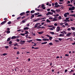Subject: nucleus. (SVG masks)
I'll return each instance as SVG.
<instances>
[{
	"label": "nucleus",
	"instance_id": "1",
	"mask_svg": "<svg viewBox=\"0 0 75 75\" xmlns=\"http://www.w3.org/2000/svg\"><path fill=\"white\" fill-rule=\"evenodd\" d=\"M53 14V12H48L46 14V16H48V15H52Z\"/></svg>",
	"mask_w": 75,
	"mask_h": 75
},
{
	"label": "nucleus",
	"instance_id": "2",
	"mask_svg": "<svg viewBox=\"0 0 75 75\" xmlns=\"http://www.w3.org/2000/svg\"><path fill=\"white\" fill-rule=\"evenodd\" d=\"M46 36L47 37H49V39L50 40H52V39L53 38L52 37L49 35H46Z\"/></svg>",
	"mask_w": 75,
	"mask_h": 75
},
{
	"label": "nucleus",
	"instance_id": "3",
	"mask_svg": "<svg viewBox=\"0 0 75 75\" xmlns=\"http://www.w3.org/2000/svg\"><path fill=\"white\" fill-rule=\"evenodd\" d=\"M75 10V7L74 6H73L71 8H69V11H72V10Z\"/></svg>",
	"mask_w": 75,
	"mask_h": 75
},
{
	"label": "nucleus",
	"instance_id": "4",
	"mask_svg": "<svg viewBox=\"0 0 75 75\" xmlns=\"http://www.w3.org/2000/svg\"><path fill=\"white\" fill-rule=\"evenodd\" d=\"M20 43H20V44H24L25 43V41L23 40V41H21L20 42Z\"/></svg>",
	"mask_w": 75,
	"mask_h": 75
},
{
	"label": "nucleus",
	"instance_id": "5",
	"mask_svg": "<svg viewBox=\"0 0 75 75\" xmlns=\"http://www.w3.org/2000/svg\"><path fill=\"white\" fill-rule=\"evenodd\" d=\"M71 34H72V33H69L67 34L66 36H67V37H70V36H71Z\"/></svg>",
	"mask_w": 75,
	"mask_h": 75
},
{
	"label": "nucleus",
	"instance_id": "6",
	"mask_svg": "<svg viewBox=\"0 0 75 75\" xmlns=\"http://www.w3.org/2000/svg\"><path fill=\"white\" fill-rule=\"evenodd\" d=\"M60 31V28L59 27H57V32H59Z\"/></svg>",
	"mask_w": 75,
	"mask_h": 75
},
{
	"label": "nucleus",
	"instance_id": "7",
	"mask_svg": "<svg viewBox=\"0 0 75 75\" xmlns=\"http://www.w3.org/2000/svg\"><path fill=\"white\" fill-rule=\"evenodd\" d=\"M21 16H24L25 15V12H23L21 13L20 14Z\"/></svg>",
	"mask_w": 75,
	"mask_h": 75
},
{
	"label": "nucleus",
	"instance_id": "8",
	"mask_svg": "<svg viewBox=\"0 0 75 75\" xmlns=\"http://www.w3.org/2000/svg\"><path fill=\"white\" fill-rule=\"evenodd\" d=\"M6 22H7V21H4L2 22L1 23V25H3V24H5V23H6Z\"/></svg>",
	"mask_w": 75,
	"mask_h": 75
},
{
	"label": "nucleus",
	"instance_id": "9",
	"mask_svg": "<svg viewBox=\"0 0 75 75\" xmlns=\"http://www.w3.org/2000/svg\"><path fill=\"white\" fill-rule=\"evenodd\" d=\"M42 40H43V41H49V39L47 38H44Z\"/></svg>",
	"mask_w": 75,
	"mask_h": 75
},
{
	"label": "nucleus",
	"instance_id": "10",
	"mask_svg": "<svg viewBox=\"0 0 75 75\" xmlns=\"http://www.w3.org/2000/svg\"><path fill=\"white\" fill-rule=\"evenodd\" d=\"M32 49H35V50H38L39 49V47H32Z\"/></svg>",
	"mask_w": 75,
	"mask_h": 75
},
{
	"label": "nucleus",
	"instance_id": "11",
	"mask_svg": "<svg viewBox=\"0 0 75 75\" xmlns=\"http://www.w3.org/2000/svg\"><path fill=\"white\" fill-rule=\"evenodd\" d=\"M28 29H30V28L27 27H25L23 28L24 30H28Z\"/></svg>",
	"mask_w": 75,
	"mask_h": 75
},
{
	"label": "nucleus",
	"instance_id": "12",
	"mask_svg": "<svg viewBox=\"0 0 75 75\" xmlns=\"http://www.w3.org/2000/svg\"><path fill=\"white\" fill-rule=\"evenodd\" d=\"M38 33L39 34H40V35L42 34H43V33H44V31H42L39 32H38Z\"/></svg>",
	"mask_w": 75,
	"mask_h": 75
},
{
	"label": "nucleus",
	"instance_id": "13",
	"mask_svg": "<svg viewBox=\"0 0 75 75\" xmlns=\"http://www.w3.org/2000/svg\"><path fill=\"white\" fill-rule=\"evenodd\" d=\"M34 14H33L30 17V19L31 20L33 19V18H34Z\"/></svg>",
	"mask_w": 75,
	"mask_h": 75
},
{
	"label": "nucleus",
	"instance_id": "14",
	"mask_svg": "<svg viewBox=\"0 0 75 75\" xmlns=\"http://www.w3.org/2000/svg\"><path fill=\"white\" fill-rule=\"evenodd\" d=\"M39 20H40V18H38V19L34 20L33 21V22H35L36 21H39Z\"/></svg>",
	"mask_w": 75,
	"mask_h": 75
},
{
	"label": "nucleus",
	"instance_id": "15",
	"mask_svg": "<svg viewBox=\"0 0 75 75\" xmlns=\"http://www.w3.org/2000/svg\"><path fill=\"white\" fill-rule=\"evenodd\" d=\"M16 36H12L11 38V39H16Z\"/></svg>",
	"mask_w": 75,
	"mask_h": 75
},
{
	"label": "nucleus",
	"instance_id": "16",
	"mask_svg": "<svg viewBox=\"0 0 75 75\" xmlns=\"http://www.w3.org/2000/svg\"><path fill=\"white\" fill-rule=\"evenodd\" d=\"M60 11H61V10H60V9L56 10V12H57V13H59V12H60Z\"/></svg>",
	"mask_w": 75,
	"mask_h": 75
},
{
	"label": "nucleus",
	"instance_id": "17",
	"mask_svg": "<svg viewBox=\"0 0 75 75\" xmlns=\"http://www.w3.org/2000/svg\"><path fill=\"white\" fill-rule=\"evenodd\" d=\"M47 42H42V43H41V44H42V45H44V44H47Z\"/></svg>",
	"mask_w": 75,
	"mask_h": 75
},
{
	"label": "nucleus",
	"instance_id": "18",
	"mask_svg": "<svg viewBox=\"0 0 75 75\" xmlns=\"http://www.w3.org/2000/svg\"><path fill=\"white\" fill-rule=\"evenodd\" d=\"M71 28L72 30H73V31H74V30H75V28L74 27H71Z\"/></svg>",
	"mask_w": 75,
	"mask_h": 75
},
{
	"label": "nucleus",
	"instance_id": "19",
	"mask_svg": "<svg viewBox=\"0 0 75 75\" xmlns=\"http://www.w3.org/2000/svg\"><path fill=\"white\" fill-rule=\"evenodd\" d=\"M36 41H41L42 40L41 39H36Z\"/></svg>",
	"mask_w": 75,
	"mask_h": 75
},
{
	"label": "nucleus",
	"instance_id": "20",
	"mask_svg": "<svg viewBox=\"0 0 75 75\" xmlns=\"http://www.w3.org/2000/svg\"><path fill=\"white\" fill-rule=\"evenodd\" d=\"M61 6L59 5H58L57 6H54V7H56V8H58L59 7H61Z\"/></svg>",
	"mask_w": 75,
	"mask_h": 75
},
{
	"label": "nucleus",
	"instance_id": "21",
	"mask_svg": "<svg viewBox=\"0 0 75 75\" xmlns=\"http://www.w3.org/2000/svg\"><path fill=\"white\" fill-rule=\"evenodd\" d=\"M51 11H52V12H53V13H55V11L53 9H51Z\"/></svg>",
	"mask_w": 75,
	"mask_h": 75
},
{
	"label": "nucleus",
	"instance_id": "22",
	"mask_svg": "<svg viewBox=\"0 0 75 75\" xmlns=\"http://www.w3.org/2000/svg\"><path fill=\"white\" fill-rule=\"evenodd\" d=\"M11 40V37H10L8 38L7 40V41H10Z\"/></svg>",
	"mask_w": 75,
	"mask_h": 75
},
{
	"label": "nucleus",
	"instance_id": "23",
	"mask_svg": "<svg viewBox=\"0 0 75 75\" xmlns=\"http://www.w3.org/2000/svg\"><path fill=\"white\" fill-rule=\"evenodd\" d=\"M50 33H51L52 34V35H54V32H49Z\"/></svg>",
	"mask_w": 75,
	"mask_h": 75
},
{
	"label": "nucleus",
	"instance_id": "24",
	"mask_svg": "<svg viewBox=\"0 0 75 75\" xmlns=\"http://www.w3.org/2000/svg\"><path fill=\"white\" fill-rule=\"evenodd\" d=\"M35 12V10H32L30 11L31 13H34Z\"/></svg>",
	"mask_w": 75,
	"mask_h": 75
},
{
	"label": "nucleus",
	"instance_id": "25",
	"mask_svg": "<svg viewBox=\"0 0 75 75\" xmlns=\"http://www.w3.org/2000/svg\"><path fill=\"white\" fill-rule=\"evenodd\" d=\"M25 34H27L28 33V32L27 31H25Z\"/></svg>",
	"mask_w": 75,
	"mask_h": 75
},
{
	"label": "nucleus",
	"instance_id": "26",
	"mask_svg": "<svg viewBox=\"0 0 75 75\" xmlns=\"http://www.w3.org/2000/svg\"><path fill=\"white\" fill-rule=\"evenodd\" d=\"M64 17H67L68 16L67 15L66 13H65L64 14Z\"/></svg>",
	"mask_w": 75,
	"mask_h": 75
},
{
	"label": "nucleus",
	"instance_id": "27",
	"mask_svg": "<svg viewBox=\"0 0 75 75\" xmlns=\"http://www.w3.org/2000/svg\"><path fill=\"white\" fill-rule=\"evenodd\" d=\"M33 41V40H30V41H27V42H29V43H30V42H32Z\"/></svg>",
	"mask_w": 75,
	"mask_h": 75
},
{
	"label": "nucleus",
	"instance_id": "28",
	"mask_svg": "<svg viewBox=\"0 0 75 75\" xmlns=\"http://www.w3.org/2000/svg\"><path fill=\"white\" fill-rule=\"evenodd\" d=\"M59 37H64V35H63V34H60L59 36Z\"/></svg>",
	"mask_w": 75,
	"mask_h": 75
},
{
	"label": "nucleus",
	"instance_id": "29",
	"mask_svg": "<svg viewBox=\"0 0 75 75\" xmlns=\"http://www.w3.org/2000/svg\"><path fill=\"white\" fill-rule=\"evenodd\" d=\"M62 18V17L61 16H59V17H58L59 20H61Z\"/></svg>",
	"mask_w": 75,
	"mask_h": 75
},
{
	"label": "nucleus",
	"instance_id": "30",
	"mask_svg": "<svg viewBox=\"0 0 75 75\" xmlns=\"http://www.w3.org/2000/svg\"><path fill=\"white\" fill-rule=\"evenodd\" d=\"M6 33L7 34H9V33H10V30H8L6 32Z\"/></svg>",
	"mask_w": 75,
	"mask_h": 75
},
{
	"label": "nucleus",
	"instance_id": "31",
	"mask_svg": "<svg viewBox=\"0 0 75 75\" xmlns=\"http://www.w3.org/2000/svg\"><path fill=\"white\" fill-rule=\"evenodd\" d=\"M74 15H75V14H73L72 15H69V16H72V17H74Z\"/></svg>",
	"mask_w": 75,
	"mask_h": 75
},
{
	"label": "nucleus",
	"instance_id": "32",
	"mask_svg": "<svg viewBox=\"0 0 75 75\" xmlns=\"http://www.w3.org/2000/svg\"><path fill=\"white\" fill-rule=\"evenodd\" d=\"M11 23V21H9L8 22L7 24H8L10 25Z\"/></svg>",
	"mask_w": 75,
	"mask_h": 75
},
{
	"label": "nucleus",
	"instance_id": "33",
	"mask_svg": "<svg viewBox=\"0 0 75 75\" xmlns=\"http://www.w3.org/2000/svg\"><path fill=\"white\" fill-rule=\"evenodd\" d=\"M32 44H33V43L34 44V45H33V46H35V45H37V44L35 43H34L33 42H32Z\"/></svg>",
	"mask_w": 75,
	"mask_h": 75
},
{
	"label": "nucleus",
	"instance_id": "34",
	"mask_svg": "<svg viewBox=\"0 0 75 75\" xmlns=\"http://www.w3.org/2000/svg\"><path fill=\"white\" fill-rule=\"evenodd\" d=\"M59 40V41H62V39L61 38H59L58 39Z\"/></svg>",
	"mask_w": 75,
	"mask_h": 75
},
{
	"label": "nucleus",
	"instance_id": "35",
	"mask_svg": "<svg viewBox=\"0 0 75 75\" xmlns=\"http://www.w3.org/2000/svg\"><path fill=\"white\" fill-rule=\"evenodd\" d=\"M21 18V17L19 16L17 18V20H20V18Z\"/></svg>",
	"mask_w": 75,
	"mask_h": 75
},
{
	"label": "nucleus",
	"instance_id": "36",
	"mask_svg": "<svg viewBox=\"0 0 75 75\" xmlns=\"http://www.w3.org/2000/svg\"><path fill=\"white\" fill-rule=\"evenodd\" d=\"M41 28V27L39 26H38V27H37V28L38 29H39V28Z\"/></svg>",
	"mask_w": 75,
	"mask_h": 75
},
{
	"label": "nucleus",
	"instance_id": "37",
	"mask_svg": "<svg viewBox=\"0 0 75 75\" xmlns=\"http://www.w3.org/2000/svg\"><path fill=\"white\" fill-rule=\"evenodd\" d=\"M20 35H22L23 36H24L25 35V34L24 33H21Z\"/></svg>",
	"mask_w": 75,
	"mask_h": 75
},
{
	"label": "nucleus",
	"instance_id": "38",
	"mask_svg": "<svg viewBox=\"0 0 75 75\" xmlns=\"http://www.w3.org/2000/svg\"><path fill=\"white\" fill-rule=\"evenodd\" d=\"M49 44L50 45H53V44L52 42H50L49 43Z\"/></svg>",
	"mask_w": 75,
	"mask_h": 75
},
{
	"label": "nucleus",
	"instance_id": "39",
	"mask_svg": "<svg viewBox=\"0 0 75 75\" xmlns=\"http://www.w3.org/2000/svg\"><path fill=\"white\" fill-rule=\"evenodd\" d=\"M17 45H18V44H17V43H16L15 44H14V47H16V46H17Z\"/></svg>",
	"mask_w": 75,
	"mask_h": 75
},
{
	"label": "nucleus",
	"instance_id": "40",
	"mask_svg": "<svg viewBox=\"0 0 75 75\" xmlns=\"http://www.w3.org/2000/svg\"><path fill=\"white\" fill-rule=\"evenodd\" d=\"M44 19H46V18L44 17L43 18H41L40 19V20H44Z\"/></svg>",
	"mask_w": 75,
	"mask_h": 75
},
{
	"label": "nucleus",
	"instance_id": "41",
	"mask_svg": "<svg viewBox=\"0 0 75 75\" xmlns=\"http://www.w3.org/2000/svg\"><path fill=\"white\" fill-rule=\"evenodd\" d=\"M58 5V3L56 2L55 4V6H57Z\"/></svg>",
	"mask_w": 75,
	"mask_h": 75
},
{
	"label": "nucleus",
	"instance_id": "42",
	"mask_svg": "<svg viewBox=\"0 0 75 75\" xmlns=\"http://www.w3.org/2000/svg\"><path fill=\"white\" fill-rule=\"evenodd\" d=\"M46 21H47V22H48V23H50V21L48 19H47V20H46Z\"/></svg>",
	"mask_w": 75,
	"mask_h": 75
},
{
	"label": "nucleus",
	"instance_id": "43",
	"mask_svg": "<svg viewBox=\"0 0 75 75\" xmlns=\"http://www.w3.org/2000/svg\"><path fill=\"white\" fill-rule=\"evenodd\" d=\"M57 20L55 19H54V18L53 19V21H57Z\"/></svg>",
	"mask_w": 75,
	"mask_h": 75
},
{
	"label": "nucleus",
	"instance_id": "44",
	"mask_svg": "<svg viewBox=\"0 0 75 75\" xmlns=\"http://www.w3.org/2000/svg\"><path fill=\"white\" fill-rule=\"evenodd\" d=\"M55 41L56 42H59V40H55Z\"/></svg>",
	"mask_w": 75,
	"mask_h": 75
},
{
	"label": "nucleus",
	"instance_id": "45",
	"mask_svg": "<svg viewBox=\"0 0 75 75\" xmlns=\"http://www.w3.org/2000/svg\"><path fill=\"white\" fill-rule=\"evenodd\" d=\"M67 30L68 31H71V28H68L67 29Z\"/></svg>",
	"mask_w": 75,
	"mask_h": 75
},
{
	"label": "nucleus",
	"instance_id": "46",
	"mask_svg": "<svg viewBox=\"0 0 75 75\" xmlns=\"http://www.w3.org/2000/svg\"><path fill=\"white\" fill-rule=\"evenodd\" d=\"M18 49V48H17V47H13V49L14 50H17Z\"/></svg>",
	"mask_w": 75,
	"mask_h": 75
},
{
	"label": "nucleus",
	"instance_id": "47",
	"mask_svg": "<svg viewBox=\"0 0 75 75\" xmlns=\"http://www.w3.org/2000/svg\"><path fill=\"white\" fill-rule=\"evenodd\" d=\"M63 33H64L65 34H67V33L66 32V31H63Z\"/></svg>",
	"mask_w": 75,
	"mask_h": 75
},
{
	"label": "nucleus",
	"instance_id": "48",
	"mask_svg": "<svg viewBox=\"0 0 75 75\" xmlns=\"http://www.w3.org/2000/svg\"><path fill=\"white\" fill-rule=\"evenodd\" d=\"M25 18V16H24L22 17V19H24V18Z\"/></svg>",
	"mask_w": 75,
	"mask_h": 75
},
{
	"label": "nucleus",
	"instance_id": "49",
	"mask_svg": "<svg viewBox=\"0 0 75 75\" xmlns=\"http://www.w3.org/2000/svg\"><path fill=\"white\" fill-rule=\"evenodd\" d=\"M7 55V54L4 53L3 54V55L4 56H5V55Z\"/></svg>",
	"mask_w": 75,
	"mask_h": 75
},
{
	"label": "nucleus",
	"instance_id": "50",
	"mask_svg": "<svg viewBox=\"0 0 75 75\" xmlns=\"http://www.w3.org/2000/svg\"><path fill=\"white\" fill-rule=\"evenodd\" d=\"M59 16V14H57L56 15L54 16L55 17H58Z\"/></svg>",
	"mask_w": 75,
	"mask_h": 75
},
{
	"label": "nucleus",
	"instance_id": "51",
	"mask_svg": "<svg viewBox=\"0 0 75 75\" xmlns=\"http://www.w3.org/2000/svg\"><path fill=\"white\" fill-rule=\"evenodd\" d=\"M69 18H66V20H67V21L68 20H69Z\"/></svg>",
	"mask_w": 75,
	"mask_h": 75
},
{
	"label": "nucleus",
	"instance_id": "52",
	"mask_svg": "<svg viewBox=\"0 0 75 75\" xmlns=\"http://www.w3.org/2000/svg\"><path fill=\"white\" fill-rule=\"evenodd\" d=\"M12 42L11 41H10L9 42V44H12Z\"/></svg>",
	"mask_w": 75,
	"mask_h": 75
},
{
	"label": "nucleus",
	"instance_id": "53",
	"mask_svg": "<svg viewBox=\"0 0 75 75\" xmlns=\"http://www.w3.org/2000/svg\"><path fill=\"white\" fill-rule=\"evenodd\" d=\"M23 29H19V30H17V31L19 32L20 31H21V30H22Z\"/></svg>",
	"mask_w": 75,
	"mask_h": 75
},
{
	"label": "nucleus",
	"instance_id": "54",
	"mask_svg": "<svg viewBox=\"0 0 75 75\" xmlns=\"http://www.w3.org/2000/svg\"><path fill=\"white\" fill-rule=\"evenodd\" d=\"M49 20H52V19H53V18L52 17L49 18Z\"/></svg>",
	"mask_w": 75,
	"mask_h": 75
},
{
	"label": "nucleus",
	"instance_id": "55",
	"mask_svg": "<svg viewBox=\"0 0 75 75\" xmlns=\"http://www.w3.org/2000/svg\"><path fill=\"white\" fill-rule=\"evenodd\" d=\"M42 15H39L37 16V17H41V16H42Z\"/></svg>",
	"mask_w": 75,
	"mask_h": 75
},
{
	"label": "nucleus",
	"instance_id": "56",
	"mask_svg": "<svg viewBox=\"0 0 75 75\" xmlns=\"http://www.w3.org/2000/svg\"><path fill=\"white\" fill-rule=\"evenodd\" d=\"M30 11H28L26 12V13H30Z\"/></svg>",
	"mask_w": 75,
	"mask_h": 75
},
{
	"label": "nucleus",
	"instance_id": "57",
	"mask_svg": "<svg viewBox=\"0 0 75 75\" xmlns=\"http://www.w3.org/2000/svg\"><path fill=\"white\" fill-rule=\"evenodd\" d=\"M71 2L69 1H67V4H69Z\"/></svg>",
	"mask_w": 75,
	"mask_h": 75
},
{
	"label": "nucleus",
	"instance_id": "58",
	"mask_svg": "<svg viewBox=\"0 0 75 75\" xmlns=\"http://www.w3.org/2000/svg\"><path fill=\"white\" fill-rule=\"evenodd\" d=\"M52 26H53L49 25H47V27H52Z\"/></svg>",
	"mask_w": 75,
	"mask_h": 75
},
{
	"label": "nucleus",
	"instance_id": "59",
	"mask_svg": "<svg viewBox=\"0 0 75 75\" xmlns=\"http://www.w3.org/2000/svg\"><path fill=\"white\" fill-rule=\"evenodd\" d=\"M67 71H68V70L66 69L65 70L64 72L65 73H66V72H67Z\"/></svg>",
	"mask_w": 75,
	"mask_h": 75
},
{
	"label": "nucleus",
	"instance_id": "60",
	"mask_svg": "<svg viewBox=\"0 0 75 75\" xmlns=\"http://www.w3.org/2000/svg\"><path fill=\"white\" fill-rule=\"evenodd\" d=\"M7 30H8V31H10V28H7Z\"/></svg>",
	"mask_w": 75,
	"mask_h": 75
},
{
	"label": "nucleus",
	"instance_id": "61",
	"mask_svg": "<svg viewBox=\"0 0 75 75\" xmlns=\"http://www.w3.org/2000/svg\"><path fill=\"white\" fill-rule=\"evenodd\" d=\"M9 47H8V46H6L5 47V48H8Z\"/></svg>",
	"mask_w": 75,
	"mask_h": 75
},
{
	"label": "nucleus",
	"instance_id": "62",
	"mask_svg": "<svg viewBox=\"0 0 75 75\" xmlns=\"http://www.w3.org/2000/svg\"><path fill=\"white\" fill-rule=\"evenodd\" d=\"M45 6L44 5L42 4V8L44 7Z\"/></svg>",
	"mask_w": 75,
	"mask_h": 75
},
{
	"label": "nucleus",
	"instance_id": "63",
	"mask_svg": "<svg viewBox=\"0 0 75 75\" xmlns=\"http://www.w3.org/2000/svg\"><path fill=\"white\" fill-rule=\"evenodd\" d=\"M65 25L66 26H67V25H68V23H66L65 24Z\"/></svg>",
	"mask_w": 75,
	"mask_h": 75
},
{
	"label": "nucleus",
	"instance_id": "64",
	"mask_svg": "<svg viewBox=\"0 0 75 75\" xmlns=\"http://www.w3.org/2000/svg\"><path fill=\"white\" fill-rule=\"evenodd\" d=\"M37 25H36L35 24V26H34V28H37Z\"/></svg>",
	"mask_w": 75,
	"mask_h": 75
}]
</instances>
